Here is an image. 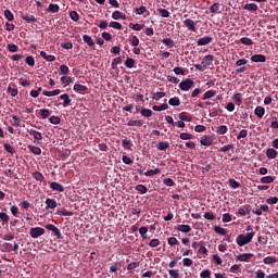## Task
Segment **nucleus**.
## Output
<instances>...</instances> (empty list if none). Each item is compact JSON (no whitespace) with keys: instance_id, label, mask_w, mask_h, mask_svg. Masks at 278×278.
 Wrapping results in <instances>:
<instances>
[{"instance_id":"1","label":"nucleus","mask_w":278,"mask_h":278,"mask_svg":"<svg viewBox=\"0 0 278 278\" xmlns=\"http://www.w3.org/2000/svg\"><path fill=\"white\" fill-rule=\"evenodd\" d=\"M255 236V232H249L247 236L244 235H239L237 238V244L239 247H244V244H249L251 240H253V237Z\"/></svg>"},{"instance_id":"2","label":"nucleus","mask_w":278,"mask_h":278,"mask_svg":"<svg viewBox=\"0 0 278 278\" xmlns=\"http://www.w3.org/2000/svg\"><path fill=\"white\" fill-rule=\"evenodd\" d=\"M179 88L184 92H188V90H192V88H194V80L187 78L179 84Z\"/></svg>"},{"instance_id":"3","label":"nucleus","mask_w":278,"mask_h":278,"mask_svg":"<svg viewBox=\"0 0 278 278\" xmlns=\"http://www.w3.org/2000/svg\"><path fill=\"white\" fill-rule=\"evenodd\" d=\"M30 236L31 238H40V236H45V230L40 227L31 228Z\"/></svg>"},{"instance_id":"4","label":"nucleus","mask_w":278,"mask_h":278,"mask_svg":"<svg viewBox=\"0 0 278 278\" xmlns=\"http://www.w3.org/2000/svg\"><path fill=\"white\" fill-rule=\"evenodd\" d=\"M184 25L187 26L190 31H197V22L191 18L185 20Z\"/></svg>"},{"instance_id":"5","label":"nucleus","mask_w":278,"mask_h":278,"mask_svg":"<svg viewBox=\"0 0 278 278\" xmlns=\"http://www.w3.org/2000/svg\"><path fill=\"white\" fill-rule=\"evenodd\" d=\"M212 40H213V38L210 36L200 38L198 40V47H205V45H210L212 42Z\"/></svg>"},{"instance_id":"6","label":"nucleus","mask_w":278,"mask_h":278,"mask_svg":"<svg viewBox=\"0 0 278 278\" xmlns=\"http://www.w3.org/2000/svg\"><path fill=\"white\" fill-rule=\"evenodd\" d=\"M46 210H55V207H58V202H55V200L53 199H47L46 200Z\"/></svg>"},{"instance_id":"7","label":"nucleus","mask_w":278,"mask_h":278,"mask_svg":"<svg viewBox=\"0 0 278 278\" xmlns=\"http://www.w3.org/2000/svg\"><path fill=\"white\" fill-rule=\"evenodd\" d=\"M142 125H144V122H142V119L128 121V127H142Z\"/></svg>"},{"instance_id":"8","label":"nucleus","mask_w":278,"mask_h":278,"mask_svg":"<svg viewBox=\"0 0 278 278\" xmlns=\"http://www.w3.org/2000/svg\"><path fill=\"white\" fill-rule=\"evenodd\" d=\"M50 188L55 192H64V187L60 182H51Z\"/></svg>"},{"instance_id":"9","label":"nucleus","mask_w":278,"mask_h":278,"mask_svg":"<svg viewBox=\"0 0 278 278\" xmlns=\"http://www.w3.org/2000/svg\"><path fill=\"white\" fill-rule=\"evenodd\" d=\"M212 62H214V55L212 54L204 56V59L202 60V64H205V68H207V66H211Z\"/></svg>"},{"instance_id":"10","label":"nucleus","mask_w":278,"mask_h":278,"mask_svg":"<svg viewBox=\"0 0 278 278\" xmlns=\"http://www.w3.org/2000/svg\"><path fill=\"white\" fill-rule=\"evenodd\" d=\"M252 62H266V55L264 54H254L251 56Z\"/></svg>"},{"instance_id":"11","label":"nucleus","mask_w":278,"mask_h":278,"mask_svg":"<svg viewBox=\"0 0 278 278\" xmlns=\"http://www.w3.org/2000/svg\"><path fill=\"white\" fill-rule=\"evenodd\" d=\"M254 114L255 116H257L258 118H264V114H266V110H264V106H257L254 110Z\"/></svg>"},{"instance_id":"12","label":"nucleus","mask_w":278,"mask_h":278,"mask_svg":"<svg viewBox=\"0 0 278 278\" xmlns=\"http://www.w3.org/2000/svg\"><path fill=\"white\" fill-rule=\"evenodd\" d=\"M266 156L268 157V160H275V157H277V150L273 148L267 149Z\"/></svg>"},{"instance_id":"13","label":"nucleus","mask_w":278,"mask_h":278,"mask_svg":"<svg viewBox=\"0 0 278 278\" xmlns=\"http://www.w3.org/2000/svg\"><path fill=\"white\" fill-rule=\"evenodd\" d=\"M177 230L181 231L182 233H190L192 231V228L188 225H178Z\"/></svg>"},{"instance_id":"14","label":"nucleus","mask_w":278,"mask_h":278,"mask_svg":"<svg viewBox=\"0 0 278 278\" xmlns=\"http://www.w3.org/2000/svg\"><path fill=\"white\" fill-rule=\"evenodd\" d=\"M112 18H114V21H118V20H123L125 21L127 18V16H125V14L121 13V11H114L112 13Z\"/></svg>"},{"instance_id":"15","label":"nucleus","mask_w":278,"mask_h":278,"mask_svg":"<svg viewBox=\"0 0 278 278\" xmlns=\"http://www.w3.org/2000/svg\"><path fill=\"white\" fill-rule=\"evenodd\" d=\"M60 99H62L64 101L63 102L64 108H67V105H71V97L67 93L61 94Z\"/></svg>"},{"instance_id":"16","label":"nucleus","mask_w":278,"mask_h":278,"mask_svg":"<svg viewBox=\"0 0 278 278\" xmlns=\"http://www.w3.org/2000/svg\"><path fill=\"white\" fill-rule=\"evenodd\" d=\"M83 40L88 45V47H94V40H92V37L89 35H84Z\"/></svg>"},{"instance_id":"17","label":"nucleus","mask_w":278,"mask_h":278,"mask_svg":"<svg viewBox=\"0 0 278 278\" xmlns=\"http://www.w3.org/2000/svg\"><path fill=\"white\" fill-rule=\"evenodd\" d=\"M244 10H248L249 12H257L258 7L255 3H248L244 5Z\"/></svg>"},{"instance_id":"18","label":"nucleus","mask_w":278,"mask_h":278,"mask_svg":"<svg viewBox=\"0 0 278 278\" xmlns=\"http://www.w3.org/2000/svg\"><path fill=\"white\" fill-rule=\"evenodd\" d=\"M253 257V254L245 253L238 256L239 262H249L250 258Z\"/></svg>"},{"instance_id":"19","label":"nucleus","mask_w":278,"mask_h":278,"mask_svg":"<svg viewBox=\"0 0 278 278\" xmlns=\"http://www.w3.org/2000/svg\"><path fill=\"white\" fill-rule=\"evenodd\" d=\"M168 147H170V143H168V141H161L157 144L159 151H166V149H168Z\"/></svg>"},{"instance_id":"20","label":"nucleus","mask_w":278,"mask_h":278,"mask_svg":"<svg viewBox=\"0 0 278 278\" xmlns=\"http://www.w3.org/2000/svg\"><path fill=\"white\" fill-rule=\"evenodd\" d=\"M128 27L130 29H134L135 31H140V29H144V24H134V23H130L128 25Z\"/></svg>"},{"instance_id":"21","label":"nucleus","mask_w":278,"mask_h":278,"mask_svg":"<svg viewBox=\"0 0 278 278\" xmlns=\"http://www.w3.org/2000/svg\"><path fill=\"white\" fill-rule=\"evenodd\" d=\"M75 92H86L88 90L87 86L76 84L74 85Z\"/></svg>"},{"instance_id":"22","label":"nucleus","mask_w":278,"mask_h":278,"mask_svg":"<svg viewBox=\"0 0 278 278\" xmlns=\"http://www.w3.org/2000/svg\"><path fill=\"white\" fill-rule=\"evenodd\" d=\"M60 89H55V90H52V91H43L42 94L45 97H58V94H60Z\"/></svg>"},{"instance_id":"23","label":"nucleus","mask_w":278,"mask_h":278,"mask_svg":"<svg viewBox=\"0 0 278 278\" xmlns=\"http://www.w3.org/2000/svg\"><path fill=\"white\" fill-rule=\"evenodd\" d=\"M162 170L160 168L149 169L146 172V177H153V175H160Z\"/></svg>"},{"instance_id":"24","label":"nucleus","mask_w":278,"mask_h":278,"mask_svg":"<svg viewBox=\"0 0 278 278\" xmlns=\"http://www.w3.org/2000/svg\"><path fill=\"white\" fill-rule=\"evenodd\" d=\"M152 110L154 112H162V110H168V103H163L160 106L154 105V106H152Z\"/></svg>"},{"instance_id":"25","label":"nucleus","mask_w":278,"mask_h":278,"mask_svg":"<svg viewBox=\"0 0 278 278\" xmlns=\"http://www.w3.org/2000/svg\"><path fill=\"white\" fill-rule=\"evenodd\" d=\"M169 105H173V106H179L181 105V100H179L178 97H175V98H170L169 99Z\"/></svg>"},{"instance_id":"26","label":"nucleus","mask_w":278,"mask_h":278,"mask_svg":"<svg viewBox=\"0 0 278 278\" xmlns=\"http://www.w3.org/2000/svg\"><path fill=\"white\" fill-rule=\"evenodd\" d=\"M28 149L31 153H34V155H40V153H42V150L36 146H28Z\"/></svg>"},{"instance_id":"27","label":"nucleus","mask_w":278,"mask_h":278,"mask_svg":"<svg viewBox=\"0 0 278 278\" xmlns=\"http://www.w3.org/2000/svg\"><path fill=\"white\" fill-rule=\"evenodd\" d=\"M212 97H216V91L214 90H208L204 93L203 96V101L207 100V99H212Z\"/></svg>"},{"instance_id":"28","label":"nucleus","mask_w":278,"mask_h":278,"mask_svg":"<svg viewBox=\"0 0 278 278\" xmlns=\"http://www.w3.org/2000/svg\"><path fill=\"white\" fill-rule=\"evenodd\" d=\"M263 262L264 264H277L278 260L275 256H267Z\"/></svg>"},{"instance_id":"29","label":"nucleus","mask_w":278,"mask_h":278,"mask_svg":"<svg viewBox=\"0 0 278 278\" xmlns=\"http://www.w3.org/2000/svg\"><path fill=\"white\" fill-rule=\"evenodd\" d=\"M141 115H143L146 118H151V116H153V111H151V109H142Z\"/></svg>"},{"instance_id":"30","label":"nucleus","mask_w":278,"mask_h":278,"mask_svg":"<svg viewBox=\"0 0 278 278\" xmlns=\"http://www.w3.org/2000/svg\"><path fill=\"white\" fill-rule=\"evenodd\" d=\"M39 115L41 116V118H49V116H51V111H49L48 109H42L39 111Z\"/></svg>"},{"instance_id":"31","label":"nucleus","mask_w":278,"mask_h":278,"mask_svg":"<svg viewBox=\"0 0 278 278\" xmlns=\"http://www.w3.org/2000/svg\"><path fill=\"white\" fill-rule=\"evenodd\" d=\"M33 177L36 181H45V176L40 172L33 173Z\"/></svg>"},{"instance_id":"32","label":"nucleus","mask_w":278,"mask_h":278,"mask_svg":"<svg viewBox=\"0 0 278 278\" xmlns=\"http://www.w3.org/2000/svg\"><path fill=\"white\" fill-rule=\"evenodd\" d=\"M240 42L242 45H245L247 47H251V45H253V40L251 38H249V37H242L240 39Z\"/></svg>"},{"instance_id":"33","label":"nucleus","mask_w":278,"mask_h":278,"mask_svg":"<svg viewBox=\"0 0 278 278\" xmlns=\"http://www.w3.org/2000/svg\"><path fill=\"white\" fill-rule=\"evenodd\" d=\"M275 181V177L273 176H265L261 178V184H273Z\"/></svg>"},{"instance_id":"34","label":"nucleus","mask_w":278,"mask_h":278,"mask_svg":"<svg viewBox=\"0 0 278 278\" xmlns=\"http://www.w3.org/2000/svg\"><path fill=\"white\" fill-rule=\"evenodd\" d=\"M4 151L11 153V155H14V153H16V150H14V147H12L10 143H4Z\"/></svg>"},{"instance_id":"35","label":"nucleus","mask_w":278,"mask_h":278,"mask_svg":"<svg viewBox=\"0 0 278 278\" xmlns=\"http://www.w3.org/2000/svg\"><path fill=\"white\" fill-rule=\"evenodd\" d=\"M180 121H187L188 123L192 122V116L186 114L185 112L179 114Z\"/></svg>"},{"instance_id":"36","label":"nucleus","mask_w":278,"mask_h":278,"mask_svg":"<svg viewBox=\"0 0 278 278\" xmlns=\"http://www.w3.org/2000/svg\"><path fill=\"white\" fill-rule=\"evenodd\" d=\"M23 21H26V23H36V16L34 15H23Z\"/></svg>"},{"instance_id":"37","label":"nucleus","mask_w":278,"mask_h":278,"mask_svg":"<svg viewBox=\"0 0 278 278\" xmlns=\"http://www.w3.org/2000/svg\"><path fill=\"white\" fill-rule=\"evenodd\" d=\"M125 66L127 68H134V66H136V61L134 59H127L125 61Z\"/></svg>"},{"instance_id":"38","label":"nucleus","mask_w":278,"mask_h":278,"mask_svg":"<svg viewBox=\"0 0 278 278\" xmlns=\"http://www.w3.org/2000/svg\"><path fill=\"white\" fill-rule=\"evenodd\" d=\"M218 10H220V4L218 2H215L210 8V12H212V14H216V12H218Z\"/></svg>"},{"instance_id":"39","label":"nucleus","mask_w":278,"mask_h":278,"mask_svg":"<svg viewBox=\"0 0 278 278\" xmlns=\"http://www.w3.org/2000/svg\"><path fill=\"white\" fill-rule=\"evenodd\" d=\"M249 136V130L242 129L240 130L239 135L237 136V140H242V138H247Z\"/></svg>"},{"instance_id":"40","label":"nucleus","mask_w":278,"mask_h":278,"mask_svg":"<svg viewBox=\"0 0 278 278\" xmlns=\"http://www.w3.org/2000/svg\"><path fill=\"white\" fill-rule=\"evenodd\" d=\"M159 14H160L163 18H168V16H170V13H169L168 10H166V9H159Z\"/></svg>"},{"instance_id":"41","label":"nucleus","mask_w":278,"mask_h":278,"mask_svg":"<svg viewBox=\"0 0 278 278\" xmlns=\"http://www.w3.org/2000/svg\"><path fill=\"white\" fill-rule=\"evenodd\" d=\"M163 45H166V47L173 48V47H175V41L170 38H165V39H163Z\"/></svg>"},{"instance_id":"42","label":"nucleus","mask_w":278,"mask_h":278,"mask_svg":"<svg viewBox=\"0 0 278 278\" xmlns=\"http://www.w3.org/2000/svg\"><path fill=\"white\" fill-rule=\"evenodd\" d=\"M2 251L8 252V253L12 252L13 251L12 243H3Z\"/></svg>"},{"instance_id":"43","label":"nucleus","mask_w":278,"mask_h":278,"mask_svg":"<svg viewBox=\"0 0 278 278\" xmlns=\"http://www.w3.org/2000/svg\"><path fill=\"white\" fill-rule=\"evenodd\" d=\"M164 97H166L165 92H156L152 96V99H154L155 101H160V99H164Z\"/></svg>"},{"instance_id":"44","label":"nucleus","mask_w":278,"mask_h":278,"mask_svg":"<svg viewBox=\"0 0 278 278\" xmlns=\"http://www.w3.org/2000/svg\"><path fill=\"white\" fill-rule=\"evenodd\" d=\"M109 27H113V29H123V24H121L118 22H111L109 24Z\"/></svg>"},{"instance_id":"45","label":"nucleus","mask_w":278,"mask_h":278,"mask_svg":"<svg viewBox=\"0 0 278 278\" xmlns=\"http://www.w3.org/2000/svg\"><path fill=\"white\" fill-rule=\"evenodd\" d=\"M215 231L219 233V236H227V230L220 226H216Z\"/></svg>"},{"instance_id":"46","label":"nucleus","mask_w":278,"mask_h":278,"mask_svg":"<svg viewBox=\"0 0 278 278\" xmlns=\"http://www.w3.org/2000/svg\"><path fill=\"white\" fill-rule=\"evenodd\" d=\"M30 136H34L35 140H42V134L38 132L37 130H31Z\"/></svg>"},{"instance_id":"47","label":"nucleus","mask_w":278,"mask_h":278,"mask_svg":"<svg viewBox=\"0 0 278 278\" xmlns=\"http://www.w3.org/2000/svg\"><path fill=\"white\" fill-rule=\"evenodd\" d=\"M61 81H62V84H66V85L68 86L70 84H73V77L63 76V77L61 78Z\"/></svg>"},{"instance_id":"48","label":"nucleus","mask_w":278,"mask_h":278,"mask_svg":"<svg viewBox=\"0 0 278 278\" xmlns=\"http://www.w3.org/2000/svg\"><path fill=\"white\" fill-rule=\"evenodd\" d=\"M25 62L26 64H28V66H36V60L34 59V56H27Z\"/></svg>"},{"instance_id":"49","label":"nucleus","mask_w":278,"mask_h":278,"mask_svg":"<svg viewBox=\"0 0 278 278\" xmlns=\"http://www.w3.org/2000/svg\"><path fill=\"white\" fill-rule=\"evenodd\" d=\"M136 190L138 191V192H140L141 194H147V187L144 186V185H138L137 187H136Z\"/></svg>"},{"instance_id":"50","label":"nucleus","mask_w":278,"mask_h":278,"mask_svg":"<svg viewBox=\"0 0 278 278\" xmlns=\"http://www.w3.org/2000/svg\"><path fill=\"white\" fill-rule=\"evenodd\" d=\"M138 266H140L139 262H132V263L128 264L127 270H136V268H138Z\"/></svg>"},{"instance_id":"51","label":"nucleus","mask_w":278,"mask_h":278,"mask_svg":"<svg viewBox=\"0 0 278 278\" xmlns=\"http://www.w3.org/2000/svg\"><path fill=\"white\" fill-rule=\"evenodd\" d=\"M202 147H212V140L210 138L201 139Z\"/></svg>"},{"instance_id":"52","label":"nucleus","mask_w":278,"mask_h":278,"mask_svg":"<svg viewBox=\"0 0 278 278\" xmlns=\"http://www.w3.org/2000/svg\"><path fill=\"white\" fill-rule=\"evenodd\" d=\"M4 16H5V18H8L9 21H14V14L12 13V11H10V10H5L4 11Z\"/></svg>"},{"instance_id":"53","label":"nucleus","mask_w":278,"mask_h":278,"mask_svg":"<svg viewBox=\"0 0 278 278\" xmlns=\"http://www.w3.org/2000/svg\"><path fill=\"white\" fill-rule=\"evenodd\" d=\"M200 277H201V278H211V277H212V271H211L210 269L203 270V271L200 274Z\"/></svg>"},{"instance_id":"54","label":"nucleus","mask_w":278,"mask_h":278,"mask_svg":"<svg viewBox=\"0 0 278 278\" xmlns=\"http://www.w3.org/2000/svg\"><path fill=\"white\" fill-rule=\"evenodd\" d=\"M180 140H192V135L188 132H181Z\"/></svg>"},{"instance_id":"55","label":"nucleus","mask_w":278,"mask_h":278,"mask_svg":"<svg viewBox=\"0 0 278 278\" xmlns=\"http://www.w3.org/2000/svg\"><path fill=\"white\" fill-rule=\"evenodd\" d=\"M8 50L11 52V53H16V51H18V46L14 45V43H10L8 46Z\"/></svg>"},{"instance_id":"56","label":"nucleus","mask_w":278,"mask_h":278,"mask_svg":"<svg viewBox=\"0 0 278 278\" xmlns=\"http://www.w3.org/2000/svg\"><path fill=\"white\" fill-rule=\"evenodd\" d=\"M70 16L72 21H75V22L79 21V14L77 13V11L70 12Z\"/></svg>"},{"instance_id":"57","label":"nucleus","mask_w":278,"mask_h":278,"mask_svg":"<svg viewBox=\"0 0 278 278\" xmlns=\"http://www.w3.org/2000/svg\"><path fill=\"white\" fill-rule=\"evenodd\" d=\"M229 186L232 187L233 189L240 188V182L236 181L233 178H230Z\"/></svg>"},{"instance_id":"58","label":"nucleus","mask_w":278,"mask_h":278,"mask_svg":"<svg viewBox=\"0 0 278 278\" xmlns=\"http://www.w3.org/2000/svg\"><path fill=\"white\" fill-rule=\"evenodd\" d=\"M49 12H53V13H55V12H59L60 11V5H58V4H49Z\"/></svg>"},{"instance_id":"59","label":"nucleus","mask_w":278,"mask_h":278,"mask_svg":"<svg viewBox=\"0 0 278 278\" xmlns=\"http://www.w3.org/2000/svg\"><path fill=\"white\" fill-rule=\"evenodd\" d=\"M68 72H70L68 66H66V65H61L60 66L61 75H68Z\"/></svg>"},{"instance_id":"60","label":"nucleus","mask_w":278,"mask_h":278,"mask_svg":"<svg viewBox=\"0 0 278 278\" xmlns=\"http://www.w3.org/2000/svg\"><path fill=\"white\" fill-rule=\"evenodd\" d=\"M122 62H123V59H121V56L113 59L112 68H116V65L121 64Z\"/></svg>"},{"instance_id":"61","label":"nucleus","mask_w":278,"mask_h":278,"mask_svg":"<svg viewBox=\"0 0 278 278\" xmlns=\"http://www.w3.org/2000/svg\"><path fill=\"white\" fill-rule=\"evenodd\" d=\"M217 134H219V136L227 134V126H219L217 128Z\"/></svg>"},{"instance_id":"62","label":"nucleus","mask_w":278,"mask_h":278,"mask_svg":"<svg viewBox=\"0 0 278 278\" xmlns=\"http://www.w3.org/2000/svg\"><path fill=\"white\" fill-rule=\"evenodd\" d=\"M174 73H175V75H186V70H184L181 67H175Z\"/></svg>"},{"instance_id":"63","label":"nucleus","mask_w":278,"mask_h":278,"mask_svg":"<svg viewBox=\"0 0 278 278\" xmlns=\"http://www.w3.org/2000/svg\"><path fill=\"white\" fill-rule=\"evenodd\" d=\"M277 202H278V198L277 197L268 198L266 200V203H268V205H275V204H277Z\"/></svg>"},{"instance_id":"64","label":"nucleus","mask_w":278,"mask_h":278,"mask_svg":"<svg viewBox=\"0 0 278 278\" xmlns=\"http://www.w3.org/2000/svg\"><path fill=\"white\" fill-rule=\"evenodd\" d=\"M169 275H170L173 278H179V270H177V269H170V270H169Z\"/></svg>"}]
</instances>
